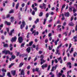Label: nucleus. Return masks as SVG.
<instances>
[{
    "mask_svg": "<svg viewBox=\"0 0 77 77\" xmlns=\"http://www.w3.org/2000/svg\"><path fill=\"white\" fill-rule=\"evenodd\" d=\"M48 16H49V14H48V13H47L46 15V18H48Z\"/></svg>",
    "mask_w": 77,
    "mask_h": 77,
    "instance_id": "58836bf2",
    "label": "nucleus"
},
{
    "mask_svg": "<svg viewBox=\"0 0 77 77\" xmlns=\"http://www.w3.org/2000/svg\"><path fill=\"white\" fill-rule=\"evenodd\" d=\"M2 43L4 45H3L4 47L7 48V47H8L9 46V45L7 44H5V42H2Z\"/></svg>",
    "mask_w": 77,
    "mask_h": 77,
    "instance_id": "423d86ee",
    "label": "nucleus"
},
{
    "mask_svg": "<svg viewBox=\"0 0 77 77\" xmlns=\"http://www.w3.org/2000/svg\"><path fill=\"white\" fill-rule=\"evenodd\" d=\"M14 29H13L12 30H11L10 31V32L9 33V35L10 36H12V33H14Z\"/></svg>",
    "mask_w": 77,
    "mask_h": 77,
    "instance_id": "6e6552de",
    "label": "nucleus"
},
{
    "mask_svg": "<svg viewBox=\"0 0 77 77\" xmlns=\"http://www.w3.org/2000/svg\"><path fill=\"white\" fill-rule=\"evenodd\" d=\"M38 53L39 54H42V51H39Z\"/></svg>",
    "mask_w": 77,
    "mask_h": 77,
    "instance_id": "6e6d98bb",
    "label": "nucleus"
},
{
    "mask_svg": "<svg viewBox=\"0 0 77 77\" xmlns=\"http://www.w3.org/2000/svg\"><path fill=\"white\" fill-rule=\"evenodd\" d=\"M73 18H74V17L72 16V17H71V21H72V20H73Z\"/></svg>",
    "mask_w": 77,
    "mask_h": 77,
    "instance_id": "69168bd1",
    "label": "nucleus"
},
{
    "mask_svg": "<svg viewBox=\"0 0 77 77\" xmlns=\"http://www.w3.org/2000/svg\"><path fill=\"white\" fill-rule=\"evenodd\" d=\"M23 65H24V63H20V64L19 65L20 68H21V66H22Z\"/></svg>",
    "mask_w": 77,
    "mask_h": 77,
    "instance_id": "c85d7f7f",
    "label": "nucleus"
},
{
    "mask_svg": "<svg viewBox=\"0 0 77 77\" xmlns=\"http://www.w3.org/2000/svg\"><path fill=\"white\" fill-rule=\"evenodd\" d=\"M25 45V43H22L20 46V47L21 48H23V47H24V45Z\"/></svg>",
    "mask_w": 77,
    "mask_h": 77,
    "instance_id": "b1692460",
    "label": "nucleus"
},
{
    "mask_svg": "<svg viewBox=\"0 0 77 77\" xmlns=\"http://www.w3.org/2000/svg\"><path fill=\"white\" fill-rule=\"evenodd\" d=\"M72 8H73V13L74 14L75 12L77 11V10H76L75 8L74 7H72Z\"/></svg>",
    "mask_w": 77,
    "mask_h": 77,
    "instance_id": "a211bd4d",
    "label": "nucleus"
},
{
    "mask_svg": "<svg viewBox=\"0 0 77 77\" xmlns=\"http://www.w3.org/2000/svg\"><path fill=\"white\" fill-rule=\"evenodd\" d=\"M42 5L43 6H42L41 5H40L39 8L42 9H46V4H45L44 3H43L42 4Z\"/></svg>",
    "mask_w": 77,
    "mask_h": 77,
    "instance_id": "f03ea898",
    "label": "nucleus"
},
{
    "mask_svg": "<svg viewBox=\"0 0 77 77\" xmlns=\"http://www.w3.org/2000/svg\"><path fill=\"white\" fill-rule=\"evenodd\" d=\"M45 61H46V60H43L42 61H41V62L40 63V64L41 65H42V64H43V63H45Z\"/></svg>",
    "mask_w": 77,
    "mask_h": 77,
    "instance_id": "dca6fc26",
    "label": "nucleus"
},
{
    "mask_svg": "<svg viewBox=\"0 0 77 77\" xmlns=\"http://www.w3.org/2000/svg\"><path fill=\"white\" fill-rule=\"evenodd\" d=\"M57 59L58 61H59V60H62V57H60L58 58Z\"/></svg>",
    "mask_w": 77,
    "mask_h": 77,
    "instance_id": "a19ab883",
    "label": "nucleus"
},
{
    "mask_svg": "<svg viewBox=\"0 0 77 77\" xmlns=\"http://www.w3.org/2000/svg\"><path fill=\"white\" fill-rule=\"evenodd\" d=\"M39 68H36L35 69V71H36V72H39Z\"/></svg>",
    "mask_w": 77,
    "mask_h": 77,
    "instance_id": "cd10ccee",
    "label": "nucleus"
},
{
    "mask_svg": "<svg viewBox=\"0 0 77 77\" xmlns=\"http://www.w3.org/2000/svg\"><path fill=\"white\" fill-rule=\"evenodd\" d=\"M11 72L12 74L13 75H14V76L16 74V71L15 70H12Z\"/></svg>",
    "mask_w": 77,
    "mask_h": 77,
    "instance_id": "9b49d317",
    "label": "nucleus"
},
{
    "mask_svg": "<svg viewBox=\"0 0 77 77\" xmlns=\"http://www.w3.org/2000/svg\"><path fill=\"white\" fill-rule=\"evenodd\" d=\"M74 25V24L72 22H70L69 24V25L70 26H73Z\"/></svg>",
    "mask_w": 77,
    "mask_h": 77,
    "instance_id": "aec40b11",
    "label": "nucleus"
},
{
    "mask_svg": "<svg viewBox=\"0 0 77 77\" xmlns=\"http://www.w3.org/2000/svg\"><path fill=\"white\" fill-rule=\"evenodd\" d=\"M65 4H64L63 5V6H62V7L61 8V12H62V11H63V8H65Z\"/></svg>",
    "mask_w": 77,
    "mask_h": 77,
    "instance_id": "5701e85b",
    "label": "nucleus"
},
{
    "mask_svg": "<svg viewBox=\"0 0 77 77\" xmlns=\"http://www.w3.org/2000/svg\"><path fill=\"white\" fill-rule=\"evenodd\" d=\"M64 15L65 16V17H69V13L68 12L65 13H64Z\"/></svg>",
    "mask_w": 77,
    "mask_h": 77,
    "instance_id": "9d476101",
    "label": "nucleus"
},
{
    "mask_svg": "<svg viewBox=\"0 0 77 77\" xmlns=\"http://www.w3.org/2000/svg\"><path fill=\"white\" fill-rule=\"evenodd\" d=\"M43 15V13L42 12H41L39 14V17H42Z\"/></svg>",
    "mask_w": 77,
    "mask_h": 77,
    "instance_id": "72a5a7b5",
    "label": "nucleus"
},
{
    "mask_svg": "<svg viewBox=\"0 0 77 77\" xmlns=\"http://www.w3.org/2000/svg\"><path fill=\"white\" fill-rule=\"evenodd\" d=\"M38 39H37V38H35V42H38Z\"/></svg>",
    "mask_w": 77,
    "mask_h": 77,
    "instance_id": "bf43d9fd",
    "label": "nucleus"
},
{
    "mask_svg": "<svg viewBox=\"0 0 77 77\" xmlns=\"http://www.w3.org/2000/svg\"><path fill=\"white\" fill-rule=\"evenodd\" d=\"M30 66L29 65L27 67V69H30Z\"/></svg>",
    "mask_w": 77,
    "mask_h": 77,
    "instance_id": "0e129e2a",
    "label": "nucleus"
},
{
    "mask_svg": "<svg viewBox=\"0 0 77 77\" xmlns=\"http://www.w3.org/2000/svg\"><path fill=\"white\" fill-rule=\"evenodd\" d=\"M76 54V52H75L74 54H73V56L74 57H75L76 55L75 54Z\"/></svg>",
    "mask_w": 77,
    "mask_h": 77,
    "instance_id": "e2e57ef3",
    "label": "nucleus"
},
{
    "mask_svg": "<svg viewBox=\"0 0 77 77\" xmlns=\"http://www.w3.org/2000/svg\"><path fill=\"white\" fill-rule=\"evenodd\" d=\"M6 29L7 32H8L9 33V28H7Z\"/></svg>",
    "mask_w": 77,
    "mask_h": 77,
    "instance_id": "3c124183",
    "label": "nucleus"
},
{
    "mask_svg": "<svg viewBox=\"0 0 77 77\" xmlns=\"http://www.w3.org/2000/svg\"><path fill=\"white\" fill-rule=\"evenodd\" d=\"M67 65H71V63L69 62L67 63Z\"/></svg>",
    "mask_w": 77,
    "mask_h": 77,
    "instance_id": "5fc2aeb1",
    "label": "nucleus"
},
{
    "mask_svg": "<svg viewBox=\"0 0 77 77\" xmlns=\"http://www.w3.org/2000/svg\"><path fill=\"white\" fill-rule=\"evenodd\" d=\"M57 77H60V76H62V73H59L57 75Z\"/></svg>",
    "mask_w": 77,
    "mask_h": 77,
    "instance_id": "6ab92c4d",
    "label": "nucleus"
},
{
    "mask_svg": "<svg viewBox=\"0 0 77 77\" xmlns=\"http://www.w3.org/2000/svg\"><path fill=\"white\" fill-rule=\"evenodd\" d=\"M24 69H22L21 71V72H20V74L21 75H24Z\"/></svg>",
    "mask_w": 77,
    "mask_h": 77,
    "instance_id": "4468645a",
    "label": "nucleus"
},
{
    "mask_svg": "<svg viewBox=\"0 0 77 77\" xmlns=\"http://www.w3.org/2000/svg\"><path fill=\"white\" fill-rule=\"evenodd\" d=\"M16 40H17V37H14V38L13 37L11 40V42H15L16 41Z\"/></svg>",
    "mask_w": 77,
    "mask_h": 77,
    "instance_id": "0eeeda50",
    "label": "nucleus"
},
{
    "mask_svg": "<svg viewBox=\"0 0 77 77\" xmlns=\"http://www.w3.org/2000/svg\"><path fill=\"white\" fill-rule=\"evenodd\" d=\"M47 21V19H44V22H43V24L45 25V22H46Z\"/></svg>",
    "mask_w": 77,
    "mask_h": 77,
    "instance_id": "c9c22d12",
    "label": "nucleus"
},
{
    "mask_svg": "<svg viewBox=\"0 0 77 77\" xmlns=\"http://www.w3.org/2000/svg\"><path fill=\"white\" fill-rule=\"evenodd\" d=\"M24 6H25V4L24 3H23L21 5V6L22 8L24 7Z\"/></svg>",
    "mask_w": 77,
    "mask_h": 77,
    "instance_id": "09e8293b",
    "label": "nucleus"
},
{
    "mask_svg": "<svg viewBox=\"0 0 77 77\" xmlns=\"http://www.w3.org/2000/svg\"><path fill=\"white\" fill-rule=\"evenodd\" d=\"M12 13H14V10H11L9 12L10 14H12Z\"/></svg>",
    "mask_w": 77,
    "mask_h": 77,
    "instance_id": "f704fd0d",
    "label": "nucleus"
},
{
    "mask_svg": "<svg viewBox=\"0 0 77 77\" xmlns=\"http://www.w3.org/2000/svg\"><path fill=\"white\" fill-rule=\"evenodd\" d=\"M20 5V3L19 2H18L17 3L16 6V9H18V7L19 6V5Z\"/></svg>",
    "mask_w": 77,
    "mask_h": 77,
    "instance_id": "f3484780",
    "label": "nucleus"
},
{
    "mask_svg": "<svg viewBox=\"0 0 77 77\" xmlns=\"http://www.w3.org/2000/svg\"><path fill=\"white\" fill-rule=\"evenodd\" d=\"M14 65V63H11V64L9 66V68H10L12 67V66H13Z\"/></svg>",
    "mask_w": 77,
    "mask_h": 77,
    "instance_id": "bb28decb",
    "label": "nucleus"
},
{
    "mask_svg": "<svg viewBox=\"0 0 77 77\" xmlns=\"http://www.w3.org/2000/svg\"><path fill=\"white\" fill-rule=\"evenodd\" d=\"M10 17V15L9 14H8L6 17V18H9Z\"/></svg>",
    "mask_w": 77,
    "mask_h": 77,
    "instance_id": "603ef678",
    "label": "nucleus"
},
{
    "mask_svg": "<svg viewBox=\"0 0 77 77\" xmlns=\"http://www.w3.org/2000/svg\"><path fill=\"white\" fill-rule=\"evenodd\" d=\"M62 44L61 43L60 45H59V46H58L57 47V49H59V48H60V47H62Z\"/></svg>",
    "mask_w": 77,
    "mask_h": 77,
    "instance_id": "a878e982",
    "label": "nucleus"
},
{
    "mask_svg": "<svg viewBox=\"0 0 77 77\" xmlns=\"http://www.w3.org/2000/svg\"><path fill=\"white\" fill-rule=\"evenodd\" d=\"M35 11H33L32 12V15H35Z\"/></svg>",
    "mask_w": 77,
    "mask_h": 77,
    "instance_id": "49530a36",
    "label": "nucleus"
},
{
    "mask_svg": "<svg viewBox=\"0 0 77 77\" xmlns=\"http://www.w3.org/2000/svg\"><path fill=\"white\" fill-rule=\"evenodd\" d=\"M5 24H7V25L8 26H9L11 25V23L8 22L7 21H6L5 22Z\"/></svg>",
    "mask_w": 77,
    "mask_h": 77,
    "instance_id": "412c9836",
    "label": "nucleus"
},
{
    "mask_svg": "<svg viewBox=\"0 0 77 77\" xmlns=\"http://www.w3.org/2000/svg\"><path fill=\"white\" fill-rule=\"evenodd\" d=\"M7 75L8 76V77H11V73H10V72H8V73Z\"/></svg>",
    "mask_w": 77,
    "mask_h": 77,
    "instance_id": "4c0bfd02",
    "label": "nucleus"
},
{
    "mask_svg": "<svg viewBox=\"0 0 77 77\" xmlns=\"http://www.w3.org/2000/svg\"><path fill=\"white\" fill-rule=\"evenodd\" d=\"M52 36V34L51 33H49L48 34L49 37H50V36Z\"/></svg>",
    "mask_w": 77,
    "mask_h": 77,
    "instance_id": "8fccbe9b",
    "label": "nucleus"
},
{
    "mask_svg": "<svg viewBox=\"0 0 77 77\" xmlns=\"http://www.w3.org/2000/svg\"><path fill=\"white\" fill-rule=\"evenodd\" d=\"M67 33H68V32H64L63 34V35L64 34L65 35V36H67Z\"/></svg>",
    "mask_w": 77,
    "mask_h": 77,
    "instance_id": "37998d69",
    "label": "nucleus"
},
{
    "mask_svg": "<svg viewBox=\"0 0 77 77\" xmlns=\"http://www.w3.org/2000/svg\"><path fill=\"white\" fill-rule=\"evenodd\" d=\"M27 6H26L25 9V12H26V11H27Z\"/></svg>",
    "mask_w": 77,
    "mask_h": 77,
    "instance_id": "052dcab7",
    "label": "nucleus"
},
{
    "mask_svg": "<svg viewBox=\"0 0 77 77\" xmlns=\"http://www.w3.org/2000/svg\"><path fill=\"white\" fill-rule=\"evenodd\" d=\"M54 12H53L52 11L51 13V14L52 15H54Z\"/></svg>",
    "mask_w": 77,
    "mask_h": 77,
    "instance_id": "338daca9",
    "label": "nucleus"
},
{
    "mask_svg": "<svg viewBox=\"0 0 77 77\" xmlns=\"http://www.w3.org/2000/svg\"><path fill=\"white\" fill-rule=\"evenodd\" d=\"M31 50V48L30 47H29L26 50V51L28 53H29L30 52V50Z\"/></svg>",
    "mask_w": 77,
    "mask_h": 77,
    "instance_id": "1a4fd4ad",
    "label": "nucleus"
},
{
    "mask_svg": "<svg viewBox=\"0 0 77 77\" xmlns=\"http://www.w3.org/2000/svg\"><path fill=\"white\" fill-rule=\"evenodd\" d=\"M53 21V19H51L48 20L49 23H51V22H52Z\"/></svg>",
    "mask_w": 77,
    "mask_h": 77,
    "instance_id": "4d7b16f0",
    "label": "nucleus"
},
{
    "mask_svg": "<svg viewBox=\"0 0 77 77\" xmlns=\"http://www.w3.org/2000/svg\"><path fill=\"white\" fill-rule=\"evenodd\" d=\"M57 67V65H56L54 67V66H53L52 68L51 69V71H52V72L54 71V68L55 70H56Z\"/></svg>",
    "mask_w": 77,
    "mask_h": 77,
    "instance_id": "39448f33",
    "label": "nucleus"
},
{
    "mask_svg": "<svg viewBox=\"0 0 77 77\" xmlns=\"http://www.w3.org/2000/svg\"><path fill=\"white\" fill-rule=\"evenodd\" d=\"M48 66V64H43L42 66V69H44V68H47Z\"/></svg>",
    "mask_w": 77,
    "mask_h": 77,
    "instance_id": "20e7f679",
    "label": "nucleus"
},
{
    "mask_svg": "<svg viewBox=\"0 0 77 77\" xmlns=\"http://www.w3.org/2000/svg\"><path fill=\"white\" fill-rule=\"evenodd\" d=\"M59 50L57 49L56 52H55L56 54H58V55H60V53L59 52Z\"/></svg>",
    "mask_w": 77,
    "mask_h": 77,
    "instance_id": "f8f14e48",
    "label": "nucleus"
},
{
    "mask_svg": "<svg viewBox=\"0 0 77 77\" xmlns=\"http://www.w3.org/2000/svg\"><path fill=\"white\" fill-rule=\"evenodd\" d=\"M34 22L35 23V24H37V23L39 22V19H37L36 21H35Z\"/></svg>",
    "mask_w": 77,
    "mask_h": 77,
    "instance_id": "2f4dec72",
    "label": "nucleus"
},
{
    "mask_svg": "<svg viewBox=\"0 0 77 77\" xmlns=\"http://www.w3.org/2000/svg\"><path fill=\"white\" fill-rule=\"evenodd\" d=\"M51 47H50V46L49 45L48 46V48H49V50H51L53 48V45H51Z\"/></svg>",
    "mask_w": 77,
    "mask_h": 77,
    "instance_id": "4be33fe9",
    "label": "nucleus"
},
{
    "mask_svg": "<svg viewBox=\"0 0 77 77\" xmlns=\"http://www.w3.org/2000/svg\"><path fill=\"white\" fill-rule=\"evenodd\" d=\"M72 8L71 7H70L69 8V11H70V12H71V11H72Z\"/></svg>",
    "mask_w": 77,
    "mask_h": 77,
    "instance_id": "e433bc0d",
    "label": "nucleus"
},
{
    "mask_svg": "<svg viewBox=\"0 0 77 77\" xmlns=\"http://www.w3.org/2000/svg\"><path fill=\"white\" fill-rule=\"evenodd\" d=\"M2 53H5V54H10V55H12L13 53L12 52H10V51H6V50H4V51H2Z\"/></svg>",
    "mask_w": 77,
    "mask_h": 77,
    "instance_id": "f257e3e1",
    "label": "nucleus"
},
{
    "mask_svg": "<svg viewBox=\"0 0 77 77\" xmlns=\"http://www.w3.org/2000/svg\"><path fill=\"white\" fill-rule=\"evenodd\" d=\"M48 42V39H46L45 40V42L47 43Z\"/></svg>",
    "mask_w": 77,
    "mask_h": 77,
    "instance_id": "13d9d810",
    "label": "nucleus"
},
{
    "mask_svg": "<svg viewBox=\"0 0 77 77\" xmlns=\"http://www.w3.org/2000/svg\"><path fill=\"white\" fill-rule=\"evenodd\" d=\"M32 9H33V10L35 11V12H36V11H37V8L36 7H35V8H33Z\"/></svg>",
    "mask_w": 77,
    "mask_h": 77,
    "instance_id": "473e14b6",
    "label": "nucleus"
},
{
    "mask_svg": "<svg viewBox=\"0 0 77 77\" xmlns=\"http://www.w3.org/2000/svg\"><path fill=\"white\" fill-rule=\"evenodd\" d=\"M11 57L12 59L13 60H14V59L15 58V57H16L15 56L13 55L11 56Z\"/></svg>",
    "mask_w": 77,
    "mask_h": 77,
    "instance_id": "7c9ffc66",
    "label": "nucleus"
},
{
    "mask_svg": "<svg viewBox=\"0 0 77 77\" xmlns=\"http://www.w3.org/2000/svg\"><path fill=\"white\" fill-rule=\"evenodd\" d=\"M72 46L71 45V44L70 43L69 45V49H70V48L71 47V46Z\"/></svg>",
    "mask_w": 77,
    "mask_h": 77,
    "instance_id": "de8ad7c7",
    "label": "nucleus"
},
{
    "mask_svg": "<svg viewBox=\"0 0 77 77\" xmlns=\"http://www.w3.org/2000/svg\"><path fill=\"white\" fill-rule=\"evenodd\" d=\"M69 72H71V70L68 71L67 72V74H69Z\"/></svg>",
    "mask_w": 77,
    "mask_h": 77,
    "instance_id": "680f3d73",
    "label": "nucleus"
},
{
    "mask_svg": "<svg viewBox=\"0 0 77 77\" xmlns=\"http://www.w3.org/2000/svg\"><path fill=\"white\" fill-rule=\"evenodd\" d=\"M18 40L19 41V43H21L23 42V37H19L18 38Z\"/></svg>",
    "mask_w": 77,
    "mask_h": 77,
    "instance_id": "7ed1b4c3",
    "label": "nucleus"
},
{
    "mask_svg": "<svg viewBox=\"0 0 77 77\" xmlns=\"http://www.w3.org/2000/svg\"><path fill=\"white\" fill-rule=\"evenodd\" d=\"M29 46H31L33 44V42L32 41L29 43Z\"/></svg>",
    "mask_w": 77,
    "mask_h": 77,
    "instance_id": "79ce46f5",
    "label": "nucleus"
},
{
    "mask_svg": "<svg viewBox=\"0 0 77 77\" xmlns=\"http://www.w3.org/2000/svg\"><path fill=\"white\" fill-rule=\"evenodd\" d=\"M50 66H51L50 65H49L48 66L47 71H49L50 70Z\"/></svg>",
    "mask_w": 77,
    "mask_h": 77,
    "instance_id": "a18cd8bd",
    "label": "nucleus"
},
{
    "mask_svg": "<svg viewBox=\"0 0 77 77\" xmlns=\"http://www.w3.org/2000/svg\"><path fill=\"white\" fill-rule=\"evenodd\" d=\"M29 35H30V33L28 32L27 33V35L26 36V38H29Z\"/></svg>",
    "mask_w": 77,
    "mask_h": 77,
    "instance_id": "c03bdc74",
    "label": "nucleus"
},
{
    "mask_svg": "<svg viewBox=\"0 0 77 77\" xmlns=\"http://www.w3.org/2000/svg\"><path fill=\"white\" fill-rule=\"evenodd\" d=\"M22 23L23 25V27H24V26H25V25L26 24H25V22L23 20L22 22Z\"/></svg>",
    "mask_w": 77,
    "mask_h": 77,
    "instance_id": "393cba45",
    "label": "nucleus"
},
{
    "mask_svg": "<svg viewBox=\"0 0 77 77\" xmlns=\"http://www.w3.org/2000/svg\"><path fill=\"white\" fill-rule=\"evenodd\" d=\"M2 72H6V70L4 69H2Z\"/></svg>",
    "mask_w": 77,
    "mask_h": 77,
    "instance_id": "ea45409f",
    "label": "nucleus"
},
{
    "mask_svg": "<svg viewBox=\"0 0 77 77\" xmlns=\"http://www.w3.org/2000/svg\"><path fill=\"white\" fill-rule=\"evenodd\" d=\"M73 51H74V48H71V51H70V53L71 54V53L73 52Z\"/></svg>",
    "mask_w": 77,
    "mask_h": 77,
    "instance_id": "c756f323",
    "label": "nucleus"
},
{
    "mask_svg": "<svg viewBox=\"0 0 77 77\" xmlns=\"http://www.w3.org/2000/svg\"><path fill=\"white\" fill-rule=\"evenodd\" d=\"M40 57L41 58V61H42V60H43V59H44V55L42 54L41 55Z\"/></svg>",
    "mask_w": 77,
    "mask_h": 77,
    "instance_id": "2eb2a0df",
    "label": "nucleus"
},
{
    "mask_svg": "<svg viewBox=\"0 0 77 77\" xmlns=\"http://www.w3.org/2000/svg\"><path fill=\"white\" fill-rule=\"evenodd\" d=\"M54 61L55 62H56V63H57V62H58V61H57V59H55L54 60Z\"/></svg>",
    "mask_w": 77,
    "mask_h": 77,
    "instance_id": "864d4df0",
    "label": "nucleus"
},
{
    "mask_svg": "<svg viewBox=\"0 0 77 77\" xmlns=\"http://www.w3.org/2000/svg\"><path fill=\"white\" fill-rule=\"evenodd\" d=\"M59 38H58L57 40H56L54 42L55 45H57V42H59Z\"/></svg>",
    "mask_w": 77,
    "mask_h": 77,
    "instance_id": "ddd939ff",
    "label": "nucleus"
},
{
    "mask_svg": "<svg viewBox=\"0 0 77 77\" xmlns=\"http://www.w3.org/2000/svg\"><path fill=\"white\" fill-rule=\"evenodd\" d=\"M61 26H62L60 25H58L57 26V28H58V29H59V28H60V27Z\"/></svg>",
    "mask_w": 77,
    "mask_h": 77,
    "instance_id": "774afa93",
    "label": "nucleus"
}]
</instances>
